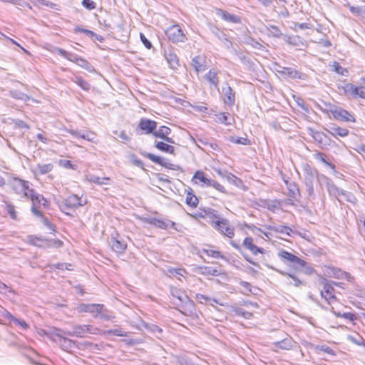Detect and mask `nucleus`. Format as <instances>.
<instances>
[{
    "label": "nucleus",
    "instance_id": "nucleus-35",
    "mask_svg": "<svg viewBox=\"0 0 365 365\" xmlns=\"http://www.w3.org/2000/svg\"><path fill=\"white\" fill-rule=\"evenodd\" d=\"M168 273L170 277L178 275L185 278L187 274V270L184 268H169Z\"/></svg>",
    "mask_w": 365,
    "mask_h": 365
},
{
    "label": "nucleus",
    "instance_id": "nucleus-46",
    "mask_svg": "<svg viewBox=\"0 0 365 365\" xmlns=\"http://www.w3.org/2000/svg\"><path fill=\"white\" fill-rule=\"evenodd\" d=\"M76 83L84 91H88L90 89L89 83L84 80L82 77H77Z\"/></svg>",
    "mask_w": 365,
    "mask_h": 365
},
{
    "label": "nucleus",
    "instance_id": "nucleus-63",
    "mask_svg": "<svg viewBox=\"0 0 365 365\" xmlns=\"http://www.w3.org/2000/svg\"><path fill=\"white\" fill-rule=\"evenodd\" d=\"M16 324L20 326L24 329H26L29 328L28 324L23 319H18L17 318H14L13 321Z\"/></svg>",
    "mask_w": 365,
    "mask_h": 365
},
{
    "label": "nucleus",
    "instance_id": "nucleus-10",
    "mask_svg": "<svg viewBox=\"0 0 365 365\" xmlns=\"http://www.w3.org/2000/svg\"><path fill=\"white\" fill-rule=\"evenodd\" d=\"M156 128L157 122L146 118H140L137 125V130L140 134L144 135H153Z\"/></svg>",
    "mask_w": 365,
    "mask_h": 365
},
{
    "label": "nucleus",
    "instance_id": "nucleus-29",
    "mask_svg": "<svg viewBox=\"0 0 365 365\" xmlns=\"http://www.w3.org/2000/svg\"><path fill=\"white\" fill-rule=\"evenodd\" d=\"M173 298L177 299L181 303H190L193 305V302L190 299L186 293L180 289H173L171 292Z\"/></svg>",
    "mask_w": 365,
    "mask_h": 365
},
{
    "label": "nucleus",
    "instance_id": "nucleus-45",
    "mask_svg": "<svg viewBox=\"0 0 365 365\" xmlns=\"http://www.w3.org/2000/svg\"><path fill=\"white\" fill-rule=\"evenodd\" d=\"M324 157H325V155L323 153H321V152H317V153H316L314 154V158L315 159L322 161L323 163H324L325 165H328L331 168L334 169V168H335L334 165H333V164L329 163L328 161H327L326 159L324 158Z\"/></svg>",
    "mask_w": 365,
    "mask_h": 365
},
{
    "label": "nucleus",
    "instance_id": "nucleus-28",
    "mask_svg": "<svg viewBox=\"0 0 365 365\" xmlns=\"http://www.w3.org/2000/svg\"><path fill=\"white\" fill-rule=\"evenodd\" d=\"M328 133L332 136L336 137H346L349 135V131L347 128L341 127L336 124H334L333 126L331 127L330 130H327Z\"/></svg>",
    "mask_w": 365,
    "mask_h": 365
},
{
    "label": "nucleus",
    "instance_id": "nucleus-27",
    "mask_svg": "<svg viewBox=\"0 0 365 365\" xmlns=\"http://www.w3.org/2000/svg\"><path fill=\"white\" fill-rule=\"evenodd\" d=\"M166 60L172 69L176 70L180 66L179 58L177 54L173 51L165 53Z\"/></svg>",
    "mask_w": 365,
    "mask_h": 365
},
{
    "label": "nucleus",
    "instance_id": "nucleus-33",
    "mask_svg": "<svg viewBox=\"0 0 365 365\" xmlns=\"http://www.w3.org/2000/svg\"><path fill=\"white\" fill-rule=\"evenodd\" d=\"M237 316H241L245 319H250L253 316V312L245 309L244 307H235L232 309Z\"/></svg>",
    "mask_w": 365,
    "mask_h": 365
},
{
    "label": "nucleus",
    "instance_id": "nucleus-60",
    "mask_svg": "<svg viewBox=\"0 0 365 365\" xmlns=\"http://www.w3.org/2000/svg\"><path fill=\"white\" fill-rule=\"evenodd\" d=\"M195 299L198 300L199 303H205L210 300V297L207 296H205L202 294H197L195 296Z\"/></svg>",
    "mask_w": 365,
    "mask_h": 365
},
{
    "label": "nucleus",
    "instance_id": "nucleus-37",
    "mask_svg": "<svg viewBox=\"0 0 365 365\" xmlns=\"http://www.w3.org/2000/svg\"><path fill=\"white\" fill-rule=\"evenodd\" d=\"M331 312L337 317L344 318L350 321H354L356 319V315L351 312H345L344 314H341L340 312H335L333 307L331 308Z\"/></svg>",
    "mask_w": 365,
    "mask_h": 365
},
{
    "label": "nucleus",
    "instance_id": "nucleus-42",
    "mask_svg": "<svg viewBox=\"0 0 365 365\" xmlns=\"http://www.w3.org/2000/svg\"><path fill=\"white\" fill-rule=\"evenodd\" d=\"M268 31H269V36L274 37V38H279L282 35L279 27H277L276 26H273V25L270 26L268 28Z\"/></svg>",
    "mask_w": 365,
    "mask_h": 365
},
{
    "label": "nucleus",
    "instance_id": "nucleus-53",
    "mask_svg": "<svg viewBox=\"0 0 365 365\" xmlns=\"http://www.w3.org/2000/svg\"><path fill=\"white\" fill-rule=\"evenodd\" d=\"M59 165L65 168L75 170L76 166L73 165L71 161L68 160H61L59 161Z\"/></svg>",
    "mask_w": 365,
    "mask_h": 365
},
{
    "label": "nucleus",
    "instance_id": "nucleus-11",
    "mask_svg": "<svg viewBox=\"0 0 365 365\" xmlns=\"http://www.w3.org/2000/svg\"><path fill=\"white\" fill-rule=\"evenodd\" d=\"M242 246L247 250L250 251V253L254 256H257L259 254L264 255L266 252V250L263 247H258L255 243V240L251 236L245 237L242 242Z\"/></svg>",
    "mask_w": 365,
    "mask_h": 365
},
{
    "label": "nucleus",
    "instance_id": "nucleus-44",
    "mask_svg": "<svg viewBox=\"0 0 365 365\" xmlns=\"http://www.w3.org/2000/svg\"><path fill=\"white\" fill-rule=\"evenodd\" d=\"M108 335L118 336H127V333L122 329H110L104 332Z\"/></svg>",
    "mask_w": 365,
    "mask_h": 365
},
{
    "label": "nucleus",
    "instance_id": "nucleus-5",
    "mask_svg": "<svg viewBox=\"0 0 365 365\" xmlns=\"http://www.w3.org/2000/svg\"><path fill=\"white\" fill-rule=\"evenodd\" d=\"M329 113L336 120L346 123L356 122L354 115L341 107L333 106L330 108Z\"/></svg>",
    "mask_w": 365,
    "mask_h": 365
},
{
    "label": "nucleus",
    "instance_id": "nucleus-64",
    "mask_svg": "<svg viewBox=\"0 0 365 365\" xmlns=\"http://www.w3.org/2000/svg\"><path fill=\"white\" fill-rule=\"evenodd\" d=\"M140 37L143 45L148 49L152 48V43L146 38L143 34L140 33Z\"/></svg>",
    "mask_w": 365,
    "mask_h": 365
},
{
    "label": "nucleus",
    "instance_id": "nucleus-50",
    "mask_svg": "<svg viewBox=\"0 0 365 365\" xmlns=\"http://www.w3.org/2000/svg\"><path fill=\"white\" fill-rule=\"evenodd\" d=\"M42 219V222L43 224L46 226L51 231V233L53 234H55L56 230V227L54 225H53L48 220L47 217H43V215L41 214V216H40Z\"/></svg>",
    "mask_w": 365,
    "mask_h": 365
},
{
    "label": "nucleus",
    "instance_id": "nucleus-55",
    "mask_svg": "<svg viewBox=\"0 0 365 365\" xmlns=\"http://www.w3.org/2000/svg\"><path fill=\"white\" fill-rule=\"evenodd\" d=\"M75 31L76 33H83L91 38L94 37V36H96V34L93 31L81 28V27H76Z\"/></svg>",
    "mask_w": 365,
    "mask_h": 365
},
{
    "label": "nucleus",
    "instance_id": "nucleus-47",
    "mask_svg": "<svg viewBox=\"0 0 365 365\" xmlns=\"http://www.w3.org/2000/svg\"><path fill=\"white\" fill-rule=\"evenodd\" d=\"M240 286L242 287L241 292L243 294L249 295L252 292V285L247 282H241Z\"/></svg>",
    "mask_w": 365,
    "mask_h": 365
},
{
    "label": "nucleus",
    "instance_id": "nucleus-14",
    "mask_svg": "<svg viewBox=\"0 0 365 365\" xmlns=\"http://www.w3.org/2000/svg\"><path fill=\"white\" fill-rule=\"evenodd\" d=\"M119 234L115 232L112 235L110 238L111 248L115 252L119 254L123 253L127 249V244L124 241L120 240Z\"/></svg>",
    "mask_w": 365,
    "mask_h": 365
},
{
    "label": "nucleus",
    "instance_id": "nucleus-48",
    "mask_svg": "<svg viewBox=\"0 0 365 365\" xmlns=\"http://www.w3.org/2000/svg\"><path fill=\"white\" fill-rule=\"evenodd\" d=\"M5 208L11 218L13 220L17 219V213L16 212L15 207L13 205L6 204Z\"/></svg>",
    "mask_w": 365,
    "mask_h": 365
},
{
    "label": "nucleus",
    "instance_id": "nucleus-7",
    "mask_svg": "<svg viewBox=\"0 0 365 365\" xmlns=\"http://www.w3.org/2000/svg\"><path fill=\"white\" fill-rule=\"evenodd\" d=\"M335 292L333 283L324 279L322 282V289L320 291V296L329 305L339 301Z\"/></svg>",
    "mask_w": 365,
    "mask_h": 365
},
{
    "label": "nucleus",
    "instance_id": "nucleus-25",
    "mask_svg": "<svg viewBox=\"0 0 365 365\" xmlns=\"http://www.w3.org/2000/svg\"><path fill=\"white\" fill-rule=\"evenodd\" d=\"M29 197L31 198L32 202L31 211L36 216H41V212L38 210V207L41 204V200L43 199L42 196L35 195L33 192L29 194Z\"/></svg>",
    "mask_w": 365,
    "mask_h": 365
},
{
    "label": "nucleus",
    "instance_id": "nucleus-23",
    "mask_svg": "<svg viewBox=\"0 0 365 365\" xmlns=\"http://www.w3.org/2000/svg\"><path fill=\"white\" fill-rule=\"evenodd\" d=\"M199 273L205 277H217L222 274L220 269L210 266H202L197 268Z\"/></svg>",
    "mask_w": 365,
    "mask_h": 365
},
{
    "label": "nucleus",
    "instance_id": "nucleus-34",
    "mask_svg": "<svg viewBox=\"0 0 365 365\" xmlns=\"http://www.w3.org/2000/svg\"><path fill=\"white\" fill-rule=\"evenodd\" d=\"M87 328L86 327V324L84 325H76L73 329L72 335L76 337H85L87 336L86 332Z\"/></svg>",
    "mask_w": 365,
    "mask_h": 365
},
{
    "label": "nucleus",
    "instance_id": "nucleus-21",
    "mask_svg": "<svg viewBox=\"0 0 365 365\" xmlns=\"http://www.w3.org/2000/svg\"><path fill=\"white\" fill-rule=\"evenodd\" d=\"M295 341L290 337L285 338L280 341H277L274 344V350H291L294 346Z\"/></svg>",
    "mask_w": 365,
    "mask_h": 365
},
{
    "label": "nucleus",
    "instance_id": "nucleus-56",
    "mask_svg": "<svg viewBox=\"0 0 365 365\" xmlns=\"http://www.w3.org/2000/svg\"><path fill=\"white\" fill-rule=\"evenodd\" d=\"M83 139H86L88 141L96 142V134L93 132L89 131L81 136Z\"/></svg>",
    "mask_w": 365,
    "mask_h": 365
},
{
    "label": "nucleus",
    "instance_id": "nucleus-39",
    "mask_svg": "<svg viewBox=\"0 0 365 365\" xmlns=\"http://www.w3.org/2000/svg\"><path fill=\"white\" fill-rule=\"evenodd\" d=\"M245 226L248 229V230H250L252 231H258L259 232H262L264 237H266L267 239L270 240L271 239V237H272V232L271 231L272 230H269V231H263L261 228L259 227H256L255 225H247V224H245Z\"/></svg>",
    "mask_w": 365,
    "mask_h": 365
},
{
    "label": "nucleus",
    "instance_id": "nucleus-8",
    "mask_svg": "<svg viewBox=\"0 0 365 365\" xmlns=\"http://www.w3.org/2000/svg\"><path fill=\"white\" fill-rule=\"evenodd\" d=\"M11 187L14 192L21 197L29 198V194L33 192V190L29 188L28 181L15 178L11 182Z\"/></svg>",
    "mask_w": 365,
    "mask_h": 365
},
{
    "label": "nucleus",
    "instance_id": "nucleus-4",
    "mask_svg": "<svg viewBox=\"0 0 365 365\" xmlns=\"http://www.w3.org/2000/svg\"><path fill=\"white\" fill-rule=\"evenodd\" d=\"M361 84L356 86L353 83H346L343 87L344 93L354 98L365 99V77L361 78Z\"/></svg>",
    "mask_w": 365,
    "mask_h": 365
},
{
    "label": "nucleus",
    "instance_id": "nucleus-31",
    "mask_svg": "<svg viewBox=\"0 0 365 365\" xmlns=\"http://www.w3.org/2000/svg\"><path fill=\"white\" fill-rule=\"evenodd\" d=\"M155 148L164 153H169L175 155V149L173 145H169L168 143L163 141L157 142L155 145Z\"/></svg>",
    "mask_w": 365,
    "mask_h": 365
},
{
    "label": "nucleus",
    "instance_id": "nucleus-24",
    "mask_svg": "<svg viewBox=\"0 0 365 365\" xmlns=\"http://www.w3.org/2000/svg\"><path fill=\"white\" fill-rule=\"evenodd\" d=\"M210 179L206 178L205 173L202 170H197L191 179L193 184L197 185L201 183L202 185H206L207 187L210 183Z\"/></svg>",
    "mask_w": 365,
    "mask_h": 365
},
{
    "label": "nucleus",
    "instance_id": "nucleus-52",
    "mask_svg": "<svg viewBox=\"0 0 365 365\" xmlns=\"http://www.w3.org/2000/svg\"><path fill=\"white\" fill-rule=\"evenodd\" d=\"M14 291L11 287L6 285L5 283L0 280V293L3 294H7L8 293H12Z\"/></svg>",
    "mask_w": 365,
    "mask_h": 365
},
{
    "label": "nucleus",
    "instance_id": "nucleus-36",
    "mask_svg": "<svg viewBox=\"0 0 365 365\" xmlns=\"http://www.w3.org/2000/svg\"><path fill=\"white\" fill-rule=\"evenodd\" d=\"M145 156L155 163L168 168V165L164 161V159L160 156L152 153H147Z\"/></svg>",
    "mask_w": 365,
    "mask_h": 365
},
{
    "label": "nucleus",
    "instance_id": "nucleus-17",
    "mask_svg": "<svg viewBox=\"0 0 365 365\" xmlns=\"http://www.w3.org/2000/svg\"><path fill=\"white\" fill-rule=\"evenodd\" d=\"M215 11L217 15H220L221 18L226 21L233 24L241 23V18L239 16L230 14L228 11L219 8H217Z\"/></svg>",
    "mask_w": 365,
    "mask_h": 365
},
{
    "label": "nucleus",
    "instance_id": "nucleus-9",
    "mask_svg": "<svg viewBox=\"0 0 365 365\" xmlns=\"http://www.w3.org/2000/svg\"><path fill=\"white\" fill-rule=\"evenodd\" d=\"M165 35L169 41L173 43L183 42L186 36L178 24H175L167 29Z\"/></svg>",
    "mask_w": 365,
    "mask_h": 365
},
{
    "label": "nucleus",
    "instance_id": "nucleus-41",
    "mask_svg": "<svg viewBox=\"0 0 365 365\" xmlns=\"http://www.w3.org/2000/svg\"><path fill=\"white\" fill-rule=\"evenodd\" d=\"M348 6H349L350 11L352 14H354L355 15H358V16L364 14V16H365V5L362 7H360V6H352L349 4Z\"/></svg>",
    "mask_w": 365,
    "mask_h": 365
},
{
    "label": "nucleus",
    "instance_id": "nucleus-12",
    "mask_svg": "<svg viewBox=\"0 0 365 365\" xmlns=\"http://www.w3.org/2000/svg\"><path fill=\"white\" fill-rule=\"evenodd\" d=\"M103 308V304L82 303L78 305L77 309L78 312L90 313L93 314L94 317H97L102 313Z\"/></svg>",
    "mask_w": 365,
    "mask_h": 365
},
{
    "label": "nucleus",
    "instance_id": "nucleus-43",
    "mask_svg": "<svg viewBox=\"0 0 365 365\" xmlns=\"http://www.w3.org/2000/svg\"><path fill=\"white\" fill-rule=\"evenodd\" d=\"M53 166L51 163L43 164V165H38L37 166V170L39 173L46 174V173L51 172L53 170Z\"/></svg>",
    "mask_w": 365,
    "mask_h": 365
},
{
    "label": "nucleus",
    "instance_id": "nucleus-1",
    "mask_svg": "<svg viewBox=\"0 0 365 365\" xmlns=\"http://www.w3.org/2000/svg\"><path fill=\"white\" fill-rule=\"evenodd\" d=\"M209 218V222L218 232L225 237L230 240V245L236 250L240 249V245L238 242L233 240L235 237V227L230 224L226 218L221 217L219 215L210 212L207 213Z\"/></svg>",
    "mask_w": 365,
    "mask_h": 365
},
{
    "label": "nucleus",
    "instance_id": "nucleus-54",
    "mask_svg": "<svg viewBox=\"0 0 365 365\" xmlns=\"http://www.w3.org/2000/svg\"><path fill=\"white\" fill-rule=\"evenodd\" d=\"M231 141L235 144L250 145V140L247 138H232Z\"/></svg>",
    "mask_w": 365,
    "mask_h": 365
},
{
    "label": "nucleus",
    "instance_id": "nucleus-16",
    "mask_svg": "<svg viewBox=\"0 0 365 365\" xmlns=\"http://www.w3.org/2000/svg\"><path fill=\"white\" fill-rule=\"evenodd\" d=\"M145 222L153 225L162 230H167L169 227L175 228V223L171 220H163L157 218H148L145 220Z\"/></svg>",
    "mask_w": 365,
    "mask_h": 365
},
{
    "label": "nucleus",
    "instance_id": "nucleus-2",
    "mask_svg": "<svg viewBox=\"0 0 365 365\" xmlns=\"http://www.w3.org/2000/svg\"><path fill=\"white\" fill-rule=\"evenodd\" d=\"M24 242L37 247L60 248L63 245V242L59 239L46 238L35 235H28Z\"/></svg>",
    "mask_w": 365,
    "mask_h": 365
},
{
    "label": "nucleus",
    "instance_id": "nucleus-61",
    "mask_svg": "<svg viewBox=\"0 0 365 365\" xmlns=\"http://www.w3.org/2000/svg\"><path fill=\"white\" fill-rule=\"evenodd\" d=\"M227 114L225 113H221L217 116V122L222 123V124L227 125L229 123L227 122Z\"/></svg>",
    "mask_w": 365,
    "mask_h": 365
},
{
    "label": "nucleus",
    "instance_id": "nucleus-51",
    "mask_svg": "<svg viewBox=\"0 0 365 365\" xmlns=\"http://www.w3.org/2000/svg\"><path fill=\"white\" fill-rule=\"evenodd\" d=\"M225 96L227 101L226 102L229 103H233L235 101V93L233 92L231 87L228 86L225 91Z\"/></svg>",
    "mask_w": 365,
    "mask_h": 365
},
{
    "label": "nucleus",
    "instance_id": "nucleus-26",
    "mask_svg": "<svg viewBox=\"0 0 365 365\" xmlns=\"http://www.w3.org/2000/svg\"><path fill=\"white\" fill-rule=\"evenodd\" d=\"M206 58L204 56H195L192 60V64L197 73L205 69Z\"/></svg>",
    "mask_w": 365,
    "mask_h": 365
},
{
    "label": "nucleus",
    "instance_id": "nucleus-58",
    "mask_svg": "<svg viewBox=\"0 0 365 365\" xmlns=\"http://www.w3.org/2000/svg\"><path fill=\"white\" fill-rule=\"evenodd\" d=\"M86 327L87 328L86 329V332L87 334H101V331L99 328H97V327H94L91 325H86Z\"/></svg>",
    "mask_w": 365,
    "mask_h": 365
},
{
    "label": "nucleus",
    "instance_id": "nucleus-40",
    "mask_svg": "<svg viewBox=\"0 0 365 365\" xmlns=\"http://www.w3.org/2000/svg\"><path fill=\"white\" fill-rule=\"evenodd\" d=\"M208 187H212L213 188H215V190H217V191H219L221 193H223V194L227 193V191L226 188L225 187V186H223L222 184H220L219 182H217L216 180H211L210 183L208 185Z\"/></svg>",
    "mask_w": 365,
    "mask_h": 365
},
{
    "label": "nucleus",
    "instance_id": "nucleus-49",
    "mask_svg": "<svg viewBox=\"0 0 365 365\" xmlns=\"http://www.w3.org/2000/svg\"><path fill=\"white\" fill-rule=\"evenodd\" d=\"M333 67H334V70L335 71V72H336L337 73H339L340 75L344 76V75L347 74V73H348V70L346 68L341 66L339 63H338L336 61L334 62Z\"/></svg>",
    "mask_w": 365,
    "mask_h": 365
},
{
    "label": "nucleus",
    "instance_id": "nucleus-18",
    "mask_svg": "<svg viewBox=\"0 0 365 365\" xmlns=\"http://www.w3.org/2000/svg\"><path fill=\"white\" fill-rule=\"evenodd\" d=\"M171 133V129L168 126H160L158 130H155L153 135L155 138H161L170 143H174V140L169 138V135Z\"/></svg>",
    "mask_w": 365,
    "mask_h": 365
},
{
    "label": "nucleus",
    "instance_id": "nucleus-59",
    "mask_svg": "<svg viewBox=\"0 0 365 365\" xmlns=\"http://www.w3.org/2000/svg\"><path fill=\"white\" fill-rule=\"evenodd\" d=\"M1 315L4 319H7L9 322H13L15 318L6 309L3 310Z\"/></svg>",
    "mask_w": 365,
    "mask_h": 365
},
{
    "label": "nucleus",
    "instance_id": "nucleus-62",
    "mask_svg": "<svg viewBox=\"0 0 365 365\" xmlns=\"http://www.w3.org/2000/svg\"><path fill=\"white\" fill-rule=\"evenodd\" d=\"M118 138H120L123 142H128L130 138L125 130H121L118 135Z\"/></svg>",
    "mask_w": 365,
    "mask_h": 365
},
{
    "label": "nucleus",
    "instance_id": "nucleus-3",
    "mask_svg": "<svg viewBox=\"0 0 365 365\" xmlns=\"http://www.w3.org/2000/svg\"><path fill=\"white\" fill-rule=\"evenodd\" d=\"M324 274L327 277L340 280H345L352 282L354 280V277L350 273L341 269L339 267L332 265H324Z\"/></svg>",
    "mask_w": 365,
    "mask_h": 365
},
{
    "label": "nucleus",
    "instance_id": "nucleus-32",
    "mask_svg": "<svg viewBox=\"0 0 365 365\" xmlns=\"http://www.w3.org/2000/svg\"><path fill=\"white\" fill-rule=\"evenodd\" d=\"M88 180L90 182L94 183L96 185H103L110 184L111 179L109 177L101 178V177L92 175L88 178Z\"/></svg>",
    "mask_w": 365,
    "mask_h": 365
},
{
    "label": "nucleus",
    "instance_id": "nucleus-20",
    "mask_svg": "<svg viewBox=\"0 0 365 365\" xmlns=\"http://www.w3.org/2000/svg\"><path fill=\"white\" fill-rule=\"evenodd\" d=\"M278 73L285 78H302V74L296 69L289 67H283Z\"/></svg>",
    "mask_w": 365,
    "mask_h": 365
},
{
    "label": "nucleus",
    "instance_id": "nucleus-6",
    "mask_svg": "<svg viewBox=\"0 0 365 365\" xmlns=\"http://www.w3.org/2000/svg\"><path fill=\"white\" fill-rule=\"evenodd\" d=\"M87 203V198L83 195L81 196L71 194L68 195L61 204V209L65 211L66 208L68 209H75L78 207H81L85 205Z\"/></svg>",
    "mask_w": 365,
    "mask_h": 365
},
{
    "label": "nucleus",
    "instance_id": "nucleus-15",
    "mask_svg": "<svg viewBox=\"0 0 365 365\" xmlns=\"http://www.w3.org/2000/svg\"><path fill=\"white\" fill-rule=\"evenodd\" d=\"M201 252L208 257L217 259H226V257L224 256L223 253L216 249V247L212 245H205V247L202 248Z\"/></svg>",
    "mask_w": 365,
    "mask_h": 365
},
{
    "label": "nucleus",
    "instance_id": "nucleus-22",
    "mask_svg": "<svg viewBox=\"0 0 365 365\" xmlns=\"http://www.w3.org/2000/svg\"><path fill=\"white\" fill-rule=\"evenodd\" d=\"M185 204L191 208H196L199 204V199L195 195L192 188L185 190Z\"/></svg>",
    "mask_w": 365,
    "mask_h": 365
},
{
    "label": "nucleus",
    "instance_id": "nucleus-19",
    "mask_svg": "<svg viewBox=\"0 0 365 365\" xmlns=\"http://www.w3.org/2000/svg\"><path fill=\"white\" fill-rule=\"evenodd\" d=\"M220 71L217 68H211L204 76L214 88L218 89Z\"/></svg>",
    "mask_w": 365,
    "mask_h": 365
},
{
    "label": "nucleus",
    "instance_id": "nucleus-38",
    "mask_svg": "<svg viewBox=\"0 0 365 365\" xmlns=\"http://www.w3.org/2000/svg\"><path fill=\"white\" fill-rule=\"evenodd\" d=\"M285 41L292 46H299L302 43L301 38L297 36H287Z\"/></svg>",
    "mask_w": 365,
    "mask_h": 365
},
{
    "label": "nucleus",
    "instance_id": "nucleus-30",
    "mask_svg": "<svg viewBox=\"0 0 365 365\" xmlns=\"http://www.w3.org/2000/svg\"><path fill=\"white\" fill-rule=\"evenodd\" d=\"M266 227L268 230H272L276 233L284 234L287 236H291L292 234L297 233V232L293 231L291 227L286 225H280L279 227L269 225Z\"/></svg>",
    "mask_w": 365,
    "mask_h": 365
},
{
    "label": "nucleus",
    "instance_id": "nucleus-57",
    "mask_svg": "<svg viewBox=\"0 0 365 365\" xmlns=\"http://www.w3.org/2000/svg\"><path fill=\"white\" fill-rule=\"evenodd\" d=\"M82 4L88 10H93L96 8V3L92 0H83Z\"/></svg>",
    "mask_w": 365,
    "mask_h": 365
},
{
    "label": "nucleus",
    "instance_id": "nucleus-13",
    "mask_svg": "<svg viewBox=\"0 0 365 365\" xmlns=\"http://www.w3.org/2000/svg\"><path fill=\"white\" fill-rule=\"evenodd\" d=\"M278 256L284 262H289L302 267L306 265L304 260L286 250H281L278 253Z\"/></svg>",
    "mask_w": 365,
    "mask_h": 365
}]
</instances>
